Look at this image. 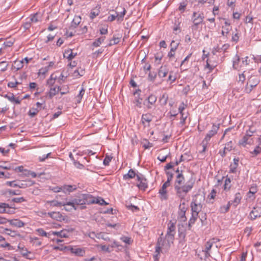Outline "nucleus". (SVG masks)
<instances>
[{"label": "nucleus", "mask_w": 261, "mask_h": 261, "mask_svg": "<svg viewBox=\"0 0 261 261\" xmlns=\"http://www.w3.org/2000/svg\"><path fill=\"white\" fill-rule=\"evenodd\" d=\"M92 195L89 194L77 193L73 198L69 201H66L63 203L56 202L54 200H50V206L63 205L66 210H77L79 205H81V209L86 208L85 204H91Z\"/></svg>", "instance_id": "f257e3e1"}, {"label": "nucleus", "mask_w": 261, "mask_h": 261, "mask_svg": "<svg viewBox=\"0 0 261 261\" xmlns=\"http://www.w3.org/2000/svg\"><path fill=\"white\" fill-rule=\"evenodd\" d=\"M185 181L183 174L181 173H178L176 177L174 186L176 195L179 198H183V197H186L194 186V181L192 179L188 180L185 184Z\"/></svg>", "instance_id": "f03ea898"}, {"label": "nucleus", "mask_w": 261, "mask_h": 261, "mask_svg": "<svg viewBox=\"0 0 261 261\" xmlns=\"http://www.w3.org/2000/svg\"><path fill=\"white\" fill-rule=\"evenodd\" d=\"M174 239L172 237L166 235L165 238L160 237L155 247V252L159 254L161 252H166L170 248L171 245L173 243Z\"/></svg>", "instance_id": "7ed1b4c3"}, {"label": "nucleus", "mask_w": 261, "mask_h": 261, "mask_svg": "<svg viewBox=\"0 0 261 261\" xmlns=\"http://www.w3.org/2000/svg\"><path fill=\"white\" fill-rule=\"evenodd\" d=\"M74 230L73 228L68 229H62L60 231H54L50 230V239L53 242L56 241L57 243L62 242L61 239L62 238H68L70 233Z\"/></svg>", "instance_id": "20e7f679"}, {"label": "nucleus", "mask_w": 261, "mask_h": 261, "mask_svg": "<svg viewBox=\"0 0 261 261\" xmlns=\"http://www.w3.org/2000/svg\"><path fill=\"white\" fill-rule=\"evenodd\" d=\"M204 18V14L202 12H193L192 17V20L193 23V25L191 26L192 31L197 30L198 25L203 22Z\"/></svg>", "instance_id": "39448f33"}, {"label": "nucleus", "mask_w": 261, "mask_h": 261, "mask_svg": "<svg viewBox=\"0 0 261 261\" xmlns=\"http://www.w3.org/2000/svg\"><path fill=\"white\" fill-rule=\"evenodd\" d=\"M137 180L138 183L137 184V187L141 191H145L148 188V182L145 176L141 173L137 174Z\"/></svg>", "instance_id": "423d86ee"}, {"label": "nucleus", "mask_w": 261, "mask_h": 261, "mask_svg": "<svg viewBox=\"0 0 261 261\" xmlns=\"http://www.w3.org/2000/svg\"><path fill=\"white\" fill-rule=\"evenodd\" d=\"M157 100V97L153 94H150L144 101L143 105L147 110L151 109Z\"/></svg>", "instance_id": "0eeeda50"}, {"label": "nucleus", "mask_w": 261, "mask_h": 261, "mask_svg": "<svg viewBox=\"0 0 261 261\" xmlns=\"http://www.w3.org/2000/svg\"><path fill=\"white\" fill-rule=\"evenodd\" d=\"M259 83L258 80L255 77H250L246 85L245 91L247 93H249L253 88L256 87Z\"/></svg>", "instance_id": "6e6552de"}, {"label": "nucleus", "mask_w": 261, "mask_h": 261, "mask_svg": "<svg viewBox=\"0 0 261 261\" xmlns=\"http://www.w3.org/2000/svg\"><path fill=\"white\" fill-rule=\"evenodd\" d=\"M153 116L150 113L143 114L141 117V123L144 127H149L150 122L152 121Z\"/></svg>", "instance_id": "1a4fd4ad"}, {"label": "nucleus", "mask_w": 261, "mask_h": 261, "mask_svg": "<svg viewBox=\"0 0 261 261\" xmlns=\"http://www.w3.org/2000/svg\"><path fill=\"white\" fill-rule=\"evenodd\" d=\"M170 184L167 182H165L162 185L161 188L159 190V197L161 200H166L168 199L167 188L169 187Z\"/></svg>", "instance_id": "9d476101"}, {"label": "nucleus", "mask_w": 261, "mask_h": 261, "mask_svg": "<svg viewBox=\"0 0 261 261\" xmlns=\"http://www.w3.org/2000/svg\"><path fill=\"white\" fill-rule=\"evenodd\" d=\"M261 217V208L258 206L254 207L249 214V217L250 220H254L258 217Z\"/></svg>", "instance_id": "9b49d317"}, {"label": "nucleus", "mask_w": 261, "mask_h": 261, "mask_svg": "<svg viewBox=\"0 0 261 261\" xmlns=\"http://www.w3.org/2000/svg\"><path fill=\"white\" fill-rule=\"evenodd\" d=\"M191 207L192 213L198 214L202 210V205L200 203H197L196 200L192 201Z\"/></svg>", "instance_id": "f8f14e48"}, {"label": "nucleus", "mask_w": 261, "mask_h": 261, "mask_svg": "<svg viewBox=\"0 0 261 261\" xmlns=\"http://www.w3.org/2000/svg\"><path fill=\"white\" fill-rule=\"evenodd\" d=\"M233 147L232 145V141H229L225 144V147L223 150H220L219 154L221 155L222 158H224L227 152H230L232 150Z\"/></svg>", "instance_id": "ddd939ff"}, {"label": "nucleus", "mask_w": 261, "mask_h": 261, "mask_svg": "<svg viewBox=\"0 0 261 261\" xmlns=\"http://www.w3.org/2000/svg\"><path fill=\"white\" fill-rule=\"evenodd\" d=\"M50 217L59 222L65 219V216L59 212H50Z\"/></svg>", "instance_id": "4468645a"}, {"label": "nucleus", "mask_w": 261, "mask_h": 261, "mask_svg": "<svg viewBox=\"0 0 261 261\" xmlns=\"http://www.w3.org/2000/svg\"><path fill=\"white\" fill-rule=\"evenodd\" d=\"M77 187L75 185H64L62 186V192L65 194H70L75 191Z\"/></svg>", "instance_id": "2eb2a0df"}, {"label": "nucleus", "mask_w": 261, "mask_h": 261, "mask_svg": "<svg viewBox=\"0 0 261 261\" xmlns=\"http://www.w3.org/2000/svg\"><path fill=\"white\" fill-rule=\"evenodd\" d=\"M27 19L32 24L35 23L40 20H41V13L40 12L36 13L33 15H31Z\"/></svg>", "instance_id": "dca6fc26"}, {"label": "nucleus", "mask_w": 261, "mask_h": 261, "mask_svg": "<svg viewBox=\"0 0 261 261\" xmlns=\"http://www.w3.org/2000/svg\"><path fill=\"white\" fill-rule=\"evenodd\" d=\"M253 142V141L252 138H249L248 137L244 135L243 137L239 140L238 144L239 145L245 147L247 144H252Z\"/></svg>", "instance_id": "f3484780"}, {"label": "nucleus", "mask_w": 261, "mask_h": 261, "mask_svg": "<svg viewBox=\"0 0 261 261\" xmlns=\"http://www.w3.org/2000/svg\"><path fill=\"white\" fill-rule=\"evenodd\" d=\"M34 182L31 180H25L22 181H17L18 187L24 189L27 187L32 186Z\"/></svg>", "instance_id": "a211bd4d"}, {"label": "nucleus", "mask_w": 261, "mask_h": 261, "mask_svg": "<svg viewBox=\"0 0 261 261\" xmlns=\"http://www.w3.org/2000/svg\"><path fill=\"white\" fill-rule=\"evenodd\" d=\"M239 159L235 158L233 160V163H231L229 166V173H235L237 172V168L239 165Z\"/></svg>", "instance_id": "6ab92c4d"}, {"label": "nucleus", "mask_w": 261, "mask_h": 261, "mask_svg": "<svg viewBox=\"0 0 261 261\" xmlns=\"http://www.w3.org/2000/svg\"><path fill=\"white\" fill-rule=\"evenodd\" d=\"M242 198L241 194L239 192L237 193L234 195L233 200L228 201L231 205H233L235 207L240 203Z\"/></svg>", "instance_id": "aec40b11"}, {"label": "nucleus", "mask_w": 261, "mask_h": 261, "mask_svg": "<svg viewBox=\"0 0 261 261\" xmlns=\"http://www.w3.org/2000/svg\"><path fill=\"white\" fill-rule=\"evenodd\" d=\"M138 172L136 173V172L132 169L129 170L128 173L123 175V179L125 180H129L130 179H132L136 177L137 178V174H138Z\"/></svg>", "instance_id": "412c9836"}, {"label": "nucleus", "mask_w": 261, "mask_h": 261, "mask_svg": "<svg viewBox=\"0 0 261 261\" xmlns=\"http://www.w3.org/2000/svg\"><path fill=\"white\" fill-rule=\"evenodd\" d=\"M241 61V59L238 55H236V56L233 57L232 60V67L233 69L239 70L242 67V65H239Z\"/></svg>", "instance_id": "4be33fe9"}, {"label": "nucleus", "mask_w": 261, "mask_h": 261, "mask_svg": "<svg viewBox=\"0 0 261 261\" xmlns=\"http://www.w3.org/2000/svg\"><path fill=\"white\" fill-rule=\"evenodd\" d=\"M169 72V70L166 66H162L160 67L158 72V75L159 77H166Z\"/></svg>", "instance_id": "5701e85b"}, {"label": "nucleus", "mask_w": 261, "mask_h": 261, "mask_svg": "<svg viewBox=\"0 0 261 261\" xmlns=\"http://www.w3.org/2000/svg\"><path fill=\"white\" fill-rule=\"evenodd\" d=\"M175 233V225L174 223H171L168 225V230L166 235H169L172 237V239H174V235Z\"/></svg>", "instance_id": "b1692460"}, {"label": "nucleus", "mask_w": 261, "mask_h": 261, "mask_svg": "<svg viewBox=\"0 0 261 261\" xmlns=\"http://www.w3.org/2000/svg\"><path fill=\"white\" fill-rule=\"evenodd\" d=\"M198 216V214H191V217L188 222V229L190 230L192 227V225L195 223L197 219Z\"/></svg>", "instance_id": "393cba45"}, {"label": "nucleus", "mask_w": 261, "mask_h": 261, "mask_svg": "<svg viewBox=\"0 0 261 261\" xmlns=\"http://www.w3.org/2000/svg\"><path fill=\"white\" fill-rule=\"evenodd\" d=\"M81 21V17L79 16H75L73 18L70 27V29L76 28L80 23Z\"/></svg>", "instance_id": "a878e982"}, {"label": "nucleus", "mask_w": 261, "mask_h": 261, "mask_svg": "<svg viewBox=\"0 0 261 261\" xmlns=\"http://www.w3.org/2000/svg\"><path fill=\"white\" fill-rule=\"evenodd\" d=\"M8 222H10V225L12 226H14L18 228L22 227L24 225V223L18 219L8 220Z\"/></svg>", "instance_id": "bb28decb"}, {"label": "nucleus", "mask_w": 261, "mask_h": 261, "mask_svg": "<svg viewBox=\"0 0 261 261\" xmlns=\"http://www.w3.org/2000/svg\"><path fill=\"white\" fill-rule=\"evenodd\" d=\"M180 200V204L179 205V210L178 212H186L188 206L186 204V199L185 197H183V198H179Z\"/></svg>", "instance_id": "cd10ccee"}, {"label": "nucleus", "mask_w": 261, "mask_h": 261, "mask_svg": "<svg viewBox=\"0 0 261 261\" xmlns=\"http://www.w3.org/2000/svg\"><path fill=\"white\" fill-rule=\"evenodd\" d=\"M76 55V53H73L71 49L65 50L64 53V57L67 58L69 61L73 59Z\"/></svg>", "instance_id": "c85d7f7f"}, {"label": "nucleus", "mask_w": 261, "mask_h": 261, "mask_svg": "<svg viewBox=\"0 0 261 261\" xmlns=\"http://www.w3.org/2000/svg\"><path fill=\"white\" fill-rule=\"evenodd\" d=\"M71 253L75 254L76 255L82 256L85 254V251L80 248L71 247L70 248Z\"/></svg>", "instance_id": "c756f323"}, {"label": "nucleus", "mask_w": 261, "mask_h": 261, "mask_svg": "<svg viewBox=\"0 0 261 261\" xmlns=\"http://www.w3.org/2000/svg\"><path fill=\"white\" fill-rule=\"evenodd\" d=\"M49 70V65L46 66L44 67H42L39 69V72L38 73V76L40 77V78L44 79L46 76V73L48 72Z\"/></svg>", "instance_id": "7c9ffc66"}, {"label": "nucleus", "mask_w": 261, "mask_h": 261, "mask_svg": "<svg viewBox=\"0 0 261 261\" xmlns=\"http://www.w3.org/2000/svg\"><path fill=\"white\" fill-rule=\"evenodd\" d=\"M4 97L9 99L10 101L15 102L16 104L20 103L21 100H19L18 98H15L13 93H11L10 95L5 94L4 95Z\"/></svg>", "instance_id": "2f4dec72"}, {"label": "nucleus", "mask_w": 261, "mask_h": 261, "mask_svg": "<svg viewBox=\"0 0 261 261\" xmlns=\"http://www.w3.org/2000/svg\"><path fill=\"white\" fill-rule=\"evenodd\" d=\"M168 100V95L166 93H164L162 96L159 98V102L161 105L162 106H164L167 105Z\"/></svg>", "instance_id": "473e14b6"}, {"label": "nucleus", "mask_w": 261, "mask_h": 261, "mask_svg": "<svg viewBox=\"0 0 261 261\" xmlns=\"http://www.w3.org/2000/svg\"><path fill=\"white\" fill-rule=\"evenodd\" d=\"M219 128V127L218 125L213 124L212 129L208 132L206 135H207L208 137H210L212 138L217 133Z\"/></svg>", "instance_id": "72a5a7b5"}, {"label": "nucleus", "mask_w": 261, "mask_h": 261, "mask_svg": "<svg viewBox=\"0 0 261 261\" xmlns=\"http://www.w3.org/2000/svg\"><path fill=\"white\" fill-rule=\"evenodd\" d=\"M231 179L228 176H226V178L225 180V182L223 186V189L225 191H228L231 188Z\"/></svg>", "instance_id": "f704fd0d"}, {"label": "nucleus", "mask_w": 261, "mask_h": 261, "mask_svg": "<svg viewBox=\"0 0 261 261\" xmlns=\"http://www.w3.org/2000/svg\"><path fill=\"white\" fill-rule=\"evenodd\" d=\"M24 66L23 60H16L14 62V64L13 66L14 69L16 70H19L21 69Z\"/></svg>", "instance_id": "c9c22d12"}, {"label": "nucleus", "mask_w": 261, "mask_h": 261, "mask_svg": "<svg viewBox=\"0 0 261 261\" xmlns=\"http://www.w3.org/2000/svg\"><path fill=\"white\" fill-rule=\"evenodd\" d=\"M85 92V89L82 87L79 92V94L77 95L76 99V103H80L81 102L82 99L83 97V95H84Z\"/></svg>", "instance_id": "e433bc0d"}, {"label": "nucleus", "mask_w": 261, "mask_h": 261, "mask_svg": "<svg viewBox=\"0 0 261 261\" xmlns=\"http://www.w3.org/2000/svg\"><path fill=\"white\" fill-rule=\"evenodd\" d=\"M103 200L104 199L101 197H98L97 198H95L92 195L91 201L92 202H91V204L96 203L99 204L100 205H102Z\"/></svg>", "instance_id": "4c0bfd02"}, {"label": "nucleus", "mask_w": 261, "mask_h": 261, "mask_svg": "<svg viewBox=\"0 0 261 261\" xmlns=\"http://www.w3.org/2000/svg\"><path fill=\"white\" fill-rule=\"evenodd\" d=\"M106 37L105 36L100 37L96 39L93 42L92 45L95 47H98L104 41Z\"/></svg>", "instance_id": "58836bf2"}, {"label": "nucleus", "mask_w": 261, "mask_h": 261, "mask_svg": "<svg viewBox=\"0 0 261 261\" xmlns=\"http://www.w3.org/2000/svg\"><path fill=\"white\" fill-rule=\"evenodd\" d=\"M231 205L230 202H228L227 205H222L220 207L219 212L221 214H225L228 212Z\"/></svg>", "instance_id": "ea45409f"}, {"label": "nucleus", "mask_w": 261, "mask_h": 261, "mask_svg": "<svg viewBox=\"0 0 261 261\" xmlns=\"http://www.w3.org/2000/svg\"><path fill=\"white\" fill-rule=\"evenodd\" d=\"M61 90L59 86L53 88L50 87V97L56 94L59 95V92Z\"/></svg>", "instance_id": "a19ab883"}, {"label": "nucleus", "mask_w": 261, "mask_h": 261, "mask_svg": "<svg viewBox=\"0 0 261 261\" xmlns=\"http://www.w3.org/2000/svg\"><path fill=\"white\" fill-rule=\"evenodd\" d=\"M157 75H158V73L156 72L150 71L149 72L148 75V80L150 82H154V81L157 76Z\"/></svg>", "instance_id": "79ce46f5"}, {"label": "nucleus", "mask_w": 261, "mask_h": 261, "mask_svg": "<svg viewBox=\"0 0 261 261\" xmlns=\"http://www.w3.org/2000/svg\"><path fill=\"white\" fill-rule=\"evenodd\" d=\"M123 11L121 12L120 13L116 12V14H117V21H122L123 20V17L126 13V10L125 8H122Z\"/></svg>", "instance_id": "37998d69"}, {"label": "nucleus", "mask_w": 261, "mask_h": 261, "mask_svg": "<svg viewBox=\"0 0 261 261\" xmlns=\"http://www.w3.org/2000/svg\"><path fill=\"white\" fill-rule=\"evenodd\" d=\"M143 143V147L144 148V149H148L150 147L152 146V143H150L148 141V140L146 139H144L143 140V142H142Z\"/></svg>", "instance_id": "c03bdc74"}, {"label": "nucleus", "mask_w": 261, "mask_h": 261, "mask_svg": "<svg viewBox=\"0 0 261 261\" xmlns=\"http://www.w3.org/2000/svg\"><path fill=\"white\" fill-rule=\"evenodd\" d=\"M187 6V3L186 1L182 2L180 3L178 10L181 12L183 13L185 11L186 8Z\"/></svg>", "instance_id": "a18cd8bd"}, {"label": "nucleus", "mask_w": 261, "mask_h": 261, "mask_svg": "<svg viewBox=\"0 0 261 261\" xmlns=\"http://www.w3.org/2000/svg\"><path fill=\"white\" fill-rule=\"evenodd\" d=\"M5 231L7 234L9 235L12 237H15L19 235L16 231L12 230L8 228H6Z\"/></svg>", "instance_id": "49530a36"}, {"label": "nucleus", "mask_w": 261, "mask_h": 261, "mask_svg": "<svg viewBox=\"0 0 261 261\" xmlns=\"http://www.w3.org/2000/svg\"><path fill=\"white\" fill-rule=\"evenodd\" d=\"M250 153L253 155V156H256L259 153H261V147H260L259 145L256 146L255 149Z\"/></svg>", "instance_id": "de8ad7c7"}, {"label": "nucleus", "mask_w": 261, "mask_h": 261, "mask_svg": "<svg viewBox=\"0 0 261 261\" xmlns=\"http://www.w3.org/2000/svg\"><path fill=\"white\" fill-rule=\"evenodd\" d=\"M182 155V159L184 160V161L189 162L191 161L193 159L192 156L191 155V154H190L189 152L185 153L184 155Z\"/></svg>", "instance_id": "09e8293b"}, {"label": "nucleus", "mask_w": 261, "mask_h": 261, "mask_svg": "<svg viewBox=\"0 0 261 261\" xmlns=\"http://www.w3.org/2000/svg\"><path fill=\"white\" fill-rule=\"evenodd\" d=\"M178 218L180 220V221L185 222L187 220L186 212H178Z\"/></svg>", "instance_id": "8fccbe9b"}, {"label": "nucleus", "mask_w": 261, "mask_h": 261, "mask_svg": "<svg viewBox=\"0 0 261 261\" xmlns=\"http://www.w3.org/2000/svg\"><path fill=\"white\" fill-rule=\"evenodd\" d=\"M173 71L170 72L169 75L167 79V81H170V84H172L173 83H174L176 79V76L175 75H173Z\"/></svg>", "instance_id": "3c124183"}, {"label": "nucleus", "mask_w": 261, "mask_h": 261, "mask_svg": "<svg viewBox=\"0 0 261 261\" xmlns=\"http://www.w3.org/2000/svg\"><path fill=\"white\" fill-rule=\"evenodd\" d=\"M50 191H52L54 193L60 192L62 191V186L58 187H51L50 186Z\"/></svg>", "instance_id": "603ef678"}, {"label": "nucleus", "mask_w": 261, "mask_h": 261, "mask_svg": "<svg viewBox=\"0 0 261 261\" xmlns=\"http://www.w3.org/2000/svg\"><path fill=\"white\" fill-rule=\"evenodd\" d=\"M112 159V156L106 155L103 161V165L105 166H108L109 165L110 162L111 161Z\"/></svg>", "instance_id": "864d4df0"}, {"label": "nucleus", "mask_w": 261, "mask_h": 261, "mask_svg": "<svg viewBox=\"0 0 261 261\" xmlns=\"http://www.w3.org/2000/svg\"><path fill=\"white\" fill-rule=\"evenodd\" d=\"M222 29L223 30L221 32L222 35L223 36L227 37V35L229 33V31H230L231 28L225 27H222Z\"/></svg>", "instance_id": "5fc2aeb1"}, {"label": "nucleus", "mask_w": 261, "mask_h": 261, "mask_svg": "<svg viewBox=\"0 0 261 261\" xmlns=\"http://www.w3.org/2000/svg\"><path fill=\"white\" fill-rule=\"evenodd\" d=\"M214 242L213 241H207L205 246V250H206V251H210V249H211V248L213 246V243H214Z\"/></svg>", "instance_id": "6e6d98bb"}, {"label": "nucleus", "mask_w": 261, "mask_h": 261, "mask_svg": "<svg viewBox=\"0 0 261 261\" xmlns=\"http://www.w3.org/2000/svg\"><path fill=\"white\" fill-rule=\"evenodd\" d=\"M12 201L16 203H21L22 202H24L26 201V200L23 197H17V198H14L12 199Z\"/></svg>", "instance_id": "4d7b16f0"}, {"label": "nucleus", "mask_w": 261, "mask_h": 261, "mask_svg": "<svg viewBox=\"0 0 261 261\" xmlns=\"http://www.w3.org/2000/svg\"><path fill=\"white\" fill-rule=\"evenodd\" d=\"M252 231V227H246L244 229V233L246 234V236L247 237H249L250 236Z\"/></svg>", "instance_id": "13d9d810"}, {"label": "nucleus", "mask_w": 261, "mask_h": 261, "mask_svg": "<svg viewBox=\"0 0 261 261\" xmlns=\"http://www.w3.org/2000/svg\"><path fill=\"white\" fill-rule=\"evenodd\" d=\"M166 174L167 175V180L166 182L170 184V181L172 180L173 177V174L169 171H167L166 172Z\"/></svg>", "instance_id": "bf43d9fd"}, {"label": "nucleus", "mask_w": 261, "mask_h": 261, "mask_svg": "<svg viewBox=\"0 0 261 261\" xmlns=\"http://www.w3.org/2000/svg\"><path fill=\"white\" fill-rule=\"evenodd\" d=\"M61 225L59 223H56L54 221H51L50 220V229L51 228H57L59 227H60Z\"/></svg>", "instance_id": "052dcab7"}, {"label": "nucleus", "mask_w": 261, "mask_h": 261, "mask_svg": "<svg viewBox=\"0 0 261 261\" xmlns=\"http://www.w3.org/2000/svg\"><path fill=\"white\" fill-rule=\"evenodd\" d=\"M6 185L12 187H18L17 181L14 180L12 181H7Z\"/></svg>", "instance_id": "680f3d73"}, {"label": "nucleus", "mask_w": 261, "mask_h": 261, "mask_svg": "<svg viewBox=\"0 0 261 261\" xmlns=\"http://www.w3.org/2000/svg\"><path fill=\"white\" fill-rule=\"evenodd\" d=\"M250 63V60L249 59L248 57H245L244 58L242 59V67L244 66L248 65Z\"/></svg>", "instance_id": "e2e57ef3"}, {"label": "nucleus", "mask_w": 261, "mask_h": 261, "mask_svg": "<svg viewBox=\"0 0 261 261\" xmlns=\"http://www.w3.org/2000/svg\"><path fill=\"white\" fill-rule=\"evenodd\" d=\"M73 162V164L77 168L82 169L84 168V166L81 164L79 161L75 160Z\"/></svg>", "instance_id": "0e129e2a"}, {"label": "nucleus", "mask_w": 261, "mask_h": 261, "mask_svg": "<svg viewBox=\"0 0 261 261\" xmlns=\"http://www.w3.org/2000/svg\"><path fill=\"white\" fill-rule=\"evenodd\" d=\"M126 207L128 210H131L133 212L138 211L139 210V208L137 206L132 205V204L129 205H126Z\"/></svg>", "instance_id": "69168bd1"}, {"label": "nucleus", "mask_w": 261, "mask_h": 261, "mask_svg": "<svg viewBox=\"0 0 261 261\" xmlns=\"http://www.w3.org/2000/svg\"><path fill=\"white\" fill-rule=\"evenodd\" d=\"M8 193L11 195H18L20 194V190H8Z\"/></svg>", "instance_id": "338daca9"}, {"label": "nucleus", "mask_w": 261, "mask_h": 261, "mask_svg": "<svg viewBox=\"0 0 261 261\" xmlns=\"http://www.w3.org/2000/svg\"><path fill=\"white\" fill-rule=\"evenodd\" d=\"M117 14H111L108 17V21L112 22L115 20L116 18L117 19Z\"/></svg>", "instance_id": "774afa93"}]
</instances>
